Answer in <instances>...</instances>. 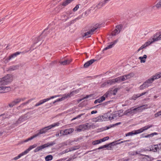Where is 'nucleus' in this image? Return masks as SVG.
<instances>
[{
    "label": "nucleus",
    "mask_w": 161,
    "mask_h": 161,
    "mask_svg": "<svg viewBox=\"0 0 161 161\" xmlns=\"http://www.w3.org/2000/svg\"><path fill=\"white\" fill-rule=\"evenodd\" d=\"M161 40V32H158L155 34L153 37L150 38L148 41L140 47L142 49L145 48L150 44L158 41Z\"/></svg>",
    "instance_id": "obj_2"
},
{
    "label": "nucleus",
    "mask_w": 161,
    "mask_h": 161,
    "mask_svg": "<svg viewBox=\"0 0 161 161\" xmlns=\"http://www.w3.org/2000/svg\"><path fill=\"white\" fill-rule=\"evenodd\" d=\"M84 114H79L78 115H77L76 117L72 119L71 120H75L77 118H79L80 117H81L82 115H83Z\"/></svg>",
    "instance_id": "obj_41"
},
{
    "label": "nucleus",
    "mask_w": 161,
    "mask_h": 161,
    "mask_svg": "<svg viewBox=\"0 0 161 161\" xmlns=\"http://www.w3.org/2000/svg\"><path fill=\"white\" fill-rule=\"evenodd\" d=\"M96 60L94 59H92L86 62L84 65V67L85 68L88 67L90 65L92 64Z\"/></svg>",
    "instance_id": "obj_22"
},
{
    "label": "nucleus",
    "mask_w": 161,
    "mask_h": 161,
    "mask_svg": "<svg viewBox=\"0 0 161 161\" xmlns=\"http://www.w3.org/2000/svg\"><path fill=\"white\" fill-rule=\"evenodd\" d=\"M79 91V89L72 91L70 93L65 94L63 95V97L61 98H59L53 102V103H54L57 102L61 101L67 98H69L73 96L74 95L78 93Z\"/></svg>",
    "instance_id": "obj_6"
},
{
    "label": "nucleus",
    "mask_w": 161,
    "mask_h": 161,
    "mask_svg": "<svg viewBox=\"0 0 161 161\" xmlns=\"http://www.w3.org/2000/svg\"><path fill=\"white\" fill-rule=\"evenodd\" d=\"M21 53V52H16L15 53H13V54L11 55L10 56H9L8 58V60H10L11 59L16 57L18 55L20 54Z\"/></svg>",
    "instance_id": "obj_28"
},
{
    "label": "nucleus",
    "mask_w": 161,
    "mask_h": 161,
    "mask_svg": "<svg viewBox=\"0 0 161 161\" xmlns=\"http://www.w3.org/2000/svg\"><path fill=\"white\" fill-rule=\"evenodd\" d=\"M147 58V56L145 54L143 57H140L139 59L141 60V63H145L146 62V59Z\"/></svg>",
    "instance_id": "obj_32"
},
{
    "label": "nucleus",
    "mask_w": 161,
    "mask_h": 161,
    "mask_svg": "<svg viewBox=\"0 0 161 161\" xmlns=\"http://www.w3.org/2000/svg\"><path fill=\"white\" fill-rule=\"evenodd\" d=\"M161 77V73L156 74L155 75L153 76L151 79H152V81H153L155 80L160 78Z\"/></svg>",
    "instance_id": "obj_33"
},
{
    "label": "nucleus",
    "mask_w": 161,
    "mask_h": 161,
    "mask_svg": "<svg viewBox=\"0 0 161 161\" xmlns=\"http://www.w3.org/2000/svg\"><path fill=\"white\" fill-rule=\"evenodd\" d=\"M131 77V75L129 74L127 75H125L119 77L117 78L107 80L108 85H113L116 83H119L122 81H125Z\"/></svg>",
    "instance_id": "obj_3"
},
{
    "label": "nucleus",
    "mask_w": 161,
    "mask_h": 161,
    "mask_svg": "<svg viewBox=\"0 0 161 161\" xmlns=\"http://www.w3.org/2000/svg\"><path fill=\"white\" fill-rule=\"evenodd\" d=\"M76 130L78 132H80L83 130L82 129L80 128V125L79 127Z\"/></svg>",
    "instance_id": "obj_49"
},
{
    "label": "nucleus",
    "mask_w": 161,
    "mask_h": 161,
    "mask_svg": "<svg viewBox=\"0 0 161 161\" xmlns=\"http://www.w3.org/2000/svg\"><path fill=\"white\" fill-rule=\"evenodd\" d=\"M74 0H67L63 3L62 5L64 6H66Z\"/></svg>",
    "instance_id": "obj_36"
},
{
    "label": "nucleus",
    "mask_w": 161,
    "mask_h": 161,
    "mask_svg": "<svg viewBox=\"0 0 161 161\" xmlns=\"http://www.w3.org/2000/svg\"><path fill=\"white\" fill-rule=\"evenodd\" d=\"M83 100V98H82V99H80L78 100H77V101L78 102H80Z\"/></svg>",
    "instance_id": "obj_62"
},
{
    "label": "nucleus",
    "mask_w": 161,
    "mask_h": 161,
    "mask_svg": "<svg viewBox=\"0 0 161 161\" xmlns=\"http://www.w3.org/2000/svg\"><path fill=\"white\" fill-rule=\"evenodd\" d=\"M26 99V98L25 97H22L21 98H19V100H20V102L21 101H23L25 100Z\"/></svg>",
    "instance_id": "obj_50"
},
{
    "label": "nucleus",
    "mask_w": 161,
    "mask_h": 161,
    "mask_svg": "<svg viewBox=\"0 0 161 161\" xmlns=\"http://www.w3.org/2000/svg\"><path fill=\"white\" fill-rule=\"evenodd\" d=\"M94 126L93 124H90L89 123H87L85 124L80 125V128H82L83 130H89L91 128V127Z\"/></svg>",
    "instance_id": "obj_16"
},
{
    "label": "nucleus",
    "mask_w": 161,
    "mask_h": 161,
    "mask_svg": "<svg viewBox=\"0 0 161 161\" xmlns=\"http://www.w3.org/2000/svg\"><path fill=\"white\" fill-rule=\"evenodd\" d=\"M29 51H26L25 50L24 52H23V53H27Z\"/></svg>",
    "instance_id": "obj_64"
},
{
    "label": "nucleus",
    "mask_w": 161,
    "mask_h": 161,
    "mask_svg": "<svg viewBox=\"0 0 161 161\" xmlns=\"http://www.w3.org/2000/svg\"><path fill=\"white\" fill-rule=\"evenodd\" d=\"M121 124V122H118V123H116V124L111 125L108 126H106V127H105V128H106L105 129V130H108L113 127H114V126L118 125H119L120 124Z\"/></svg>",
    "instance_id": "obj_34"
},
{
    "label": "nucleus",
    "mask_w": 161,
    "mask_h": 161,
    "mask_svg": "<svg viewBox=\"0 0 161 161\" xmlns=\"http://www.w3.org/2000/svg\"><path fill=\"white\" fill-rule=\"evenodd\" d=\"M112 91H110L107 92L103 96L105 97H108L109 95H110L112 93Z\"/></svg>",
    "instance_id": "obj_39"
},
{
    "label": "nucleus",
    "mask_w": 161,
    "mask_h": 161,
    "mask_svg": "<svg viewBox=\"0 0 161 161\" xmlns=\"http://www.w3.org/2000/svg\"><path fill=\"white\" fill-rule=\"evenodd\" d=\"M105 97L104 96H102L99 98L95 100L94 101V103L97 104V103H100L105 100Z\"/></svg>",
    "instance_id": "obj_24"
},
{
    "label": "nucleus",
    "mask_w": 161,
    "mask_h": 161,
    "mask_svg": "<svg viewBox=\"0 0 161 161\" xmlns=\"http://www.w3.org/2000/svg\"><path fill=\"white\" fill-rule=\"evenodd\" d=\"M153 126V125H148L147 126H146L142 128L133 131H131V135H136L137 134L143 132L144 131L148 129L149 128L152 127Z\"/></svg>",
    "instance_id": "obj_10"
},
{
    "label": "nucleus",
    "mask_w": 161,
    "mask_h": 161,
    "mask_svg": "<svg viewBox=\"0 0 161 161\" xmlns=\"http://www.w3.org/2000/svg\"><path fill=\"white\" fill-rule=\"evenodd\" d=\"M79 4L77 5L73 9V11L74 12L76 11L79 8Z\"/></svg>",
    "instance_id": "obj_45"
},
{
    "label": "nucleus",
    "mask_w": 161,
    "mask_h": 161,
    "mask_svg": "<svg viewBox=\"0 0 161 161\" xmlns=\"http://www.w3.org/2000/svg\"><path fill=\"white\" fill-rule=\"evenodd\" d=\"M56 136H57L60 137L59 132H57L55 134Z\"/></svg>",
    "instance_id": "obj_56"
},
{
    "label": "nucleus",
    "mask_w": 161,
    "mask_h": 161,
    "mask_svg": "<svg viewBox=\"0 0 161 161\" xmlns=\"http://www.w3.org/2000/svg\"><path fill=\"white\" fill-rule=\"evenodd\" d=\"M59 123L58 122L54 123L50 125L47 126L39 130V132L37 133L34 135L32 136L30 138H28V139L25 140L24 142H27L29 141H30L34 138L38 136H39L40 135L45 134L46 133L48 130L51 129L53 128L56 126H58L59 125Z\"/></svg>",
    "instance_id": "obj_1"
},
{
    "label": "nucleus",
    "mask_w": 161,
    "mask_h": 161,
    "mask_svg": "<svg viewBox=\"0 0 161 161\" xmlns=\"http://www.w3.org/2000/svg\"><path fill=\"white\" fill-rule=\"evenodd\" d=\"M69 152H70V151H69V150H68V149H67L64 151H63L62 152V153L63 154L65 153H68Z\"/></svg>",
    "instance_id": "obj_52"
},
{
    "label": "nucleus",
    "mask_w": 161,
    "mask_h": 161,
    "mask_svg": "<svg viewBox=\"0 0 161 161\" xmlns=\"http://www.w3.org/2000/svg\"><path fill=\"white\" fill-rule=\"evenodd\" d=\"M110 0H104L103 1H101L99 2L97 4L94 5L93 6L92 8L96 10L100 9L105 4Z\"/></svg>",
    "instance_id": "obj_11"
},
{
    "label": "nucleus",
    "mask_w": 161,
    "mask_h": 161,
    "mask_svg": "<svg viewBox=\"0 0 161 161\" xmlns=\"http://www.w3.org/2000/svg\"><path fill=\"white\" fill-rule=\"evenodd\" d=\"M97 113V111H92L91 112V114H96Z\"/></svg>",
    "instance_id": "obj_57"
},
{
    "label": "nucleus",
    "mask_w": 161,
    "mask_h": 161,
    "mask_svg": "<svg viewBox=\"0 0 161 161\" xmlns=\"http://www.w3.org/2000/svg\"><path fill=\"white\" fill-rule=\"evenodd\" d=\"M4 86H0V93L6 92L11 90V88L10 87H6Z\"/></svg>",
    "instance_id": "obj_18"
},
{
    "label": "nucleus",
    "mask_w": 161,
    "mask_h": 161,
    "mask_svg": "<svg viewBox=\"0 0 161 161\" xmlns=\"http://www.w3.org/2000/svg\"><path fill=\"white\" fill-rule=\"evenodd\" d=\"M118 91V88H116L114 89V90L112 91V93L113 95H116V93Z\"/></svg>",
    "instance_id": "obj_43"
},
{
    "label": "nucleus",
    "mask_w": 161,
    "mask_h": 161,
    "mask_svg": "<svg viewBox=\"0 0 161 161\" xmlns=\"http://www.w3.org/2000/svg\"><path fill=\"white\" fill-rule=\"evenodd\" d=\"M59 134L60 136H65L64 133V130H63L59 131Z\"/></svg>",
    "instance_id": "obj_48"
},
{
    "label": "nucleus",
    "mask_w": 161,
    "mask_h": 161,
    "mask_svg": "<svg viewBox=\"0 0 161 161\" xmlns=\"http://www.w3.org/2000/svg\"><path fill=\"white\" fill-rule=\"evenodd\" d=\"M152 79L151 78L148 79L144 82L142 85L140 86V90H143L147 87L149 85V84L153 82Z\"/></svg>",
    "instance_id": "obj_14"
},
{
    "label": "nucleus",
    "mask_w": 161,
    "mask_h": 161,
    "mask_svg": "<svg viewBox=\"0 0 161 161\" xmlns=\"http://www.w3.org/2000/svg\"><path fill=\"white\" fill-rule=\"evenodd\" d=\"M151 159L148 156H146L142 159V161H151Z\"/></svg>",
    "instance_id": "obj_37"
},
{
    "label": "nucleus",
    "mask_w": 161,
    "mask_h": 161,
    "mask_svg": "<svg viewBox=\"0 0 161 161\" xmlns=\"http://www.w3.org/2000/svg\"><path fill=\"white\" fill-rule=\"evenodd\" d=\"M72 13V12L70 11L68 12L67 14H68L69 15L70 14H71Z\"/></svg>",
    "instance_id": "obj_61"
},
{
    "label": "nucleus",
    "mask_w": 161,
    "mask_h": 161,
    "mask_svg": "<svg viewBox=\"0 0 161 161\" xmlns=\"http://www.w3.org/2000/svg\"><path fill=\"white\" fill-rule=\"evenodd\" d=\"M35 98H31L29 100H28L27 102H25L24 103H23L21 104L18 107V108H19V107H23L24 105H26L27 104H28L29 103L31 102L32 101L34 100Z\"/></svg>",
    "instance_id": "obj_30"
},
{
    "label": "nucleus",
    "mask_w": 161,
    "mask_h": 161,
    "mask_svg": "<svg viewBox=\"0 0 161 161\" xmlns=\"http://www.w3.org/2000/svg\"><path fill=\"white\" fill-rule=\"evenodd\" d=\"M145 106V105H144L142 106H141L134 108L132 109H131V114L133 113L135 114L136 113L142 111V108Z\"/></svg>",
    "instance_id": "obj_19"
},
{
    "label": "nucleus",
    "mask_w": 161,
    "mask_h": 161,
    "mask_svg": "<svg viewBox=\"0 0 161 161\" xmlns=\"http://www.w3.org/2000/svg\"><path fill=\"white\" fill-rule=\"evenodd\" d=\"M126 136H131V132H129L125 134Z\"/></svg>",
    "instance_id": "obj_54"
},
{
    "label": "nucleus",
    "mask_w": 161,
    "mask_h": 161,
    "mask_svg": "<svg viewBox=\"0 0 161 161\" xmlns=\"http://www.w3.org/2000/svg\"><path fill=\"white\" fill-rule=\"evenodd\" d=\"M71 61V59H65L64 61H60V64L63 65H66L69 64Z\"/></svg>",
    "instance_id": "obj_25"
},
{
    "label": "nucleus",
    "mask_w": 161,
    "mask_h": 161,
    "mask_svg": "<svg viewBox=\"0 0 161 161\" xmlns=\"http://www.w3.org/2000/svg\"><path fill=\"white\" fill-rule=\"evenodd\" d=\"M120 141V140H117L115 142H116V144H120V143H122L125 142H127L129 141H130L129 140H125V141H121V142H118L119 141ZM115 143V142H113L110 143V144H108L102 146L101 147H100L99 148H97V149H103V148H104L107 147H109L110 144H112V145H113V144L114 145L115 144H114Z\"/></svg>",
    "instance_id": "obj_13"
},
{
    "label": "nucleus",
    "mask_w": 161,
    "mask_h": 161,
    "mask_svg": "<svg viewBox=\"0 0 161 161\" xmlns=\"http://www.w3.org/2000/svg\"><path fill=\"white\" fill-rule=\"evenodd\" d=\"M55 144V142L54 141L51 142H48L45 144L42 145L37 147L34 150L35 153L42 151L43 149L49 147L53 146Z\"/></svg>",
    "instance_id": "obj_8"
},
{
    "label": "nucleus",
    "mask_w": 161,
    "mask_h": 161,
    "mask_svg": "<svg viewBox=\"0 0 161 161\" xmlns=\"http://www.w3.org/2000/svg\"><path fill=\"white\" fill-rule=\"evenodd\" d=\"M78 149V148L77 147H72L69 149V151L71 152Z\"/></svg>",
    "instance_id": "obj_42"
},
{
    "label": "nucleus",
    "mask_w": 161,
    "mask_h": 161,
    "mask_svg": "<svg viewBox=\"0 0 161 161\" xmlns=\"http://www.w3.org/2000/svg\"><path fill=\"white\" fill-rule=\"evenodd\" d=\"M115 116L114 114H110V113H108L104 114L103 115L94 118L95 122H101L106 121L108 120H111L114 118Z\"/></svg>",
    "instance_id": "obj_4"
},
{
    "label": "nucleus",
    "mask_w": 161,
    "mask_h": 161,
    "mask_svg": "<svg viewBox=\"0 0 161 161\" xmlns=\"http://www.w3.org/2000/svg\"><path fill=\"white\" fill-rule=\"evenodd\" d=\"M20 100L19 98L15 99L13 101L9 103L8 105L10 107L12 108L14 106L19 103Z\"/></svg>",
    "instance_id": "obj_21"
},
{
    "label": "nucleus",
    "mask_w": 161,
    "mask_h": 161,
    "mask_svg": "<svg viewBox=\"0 0 161 161\" xmlns=\"http://www.w3.org/2000/svg\"><path fill=\"white\" fill-rule=\"evenodd\" d=\"M4 19V18H3L2 19H0V23L1 24L2 23V21Z\"/></svg>",
    "instance_id": "obj_63"
},
{
    "label": "nucleus",
    "mask_w": 161,
    "mask_h": 161,
    "mask_svg": "<svg viewBox=\"0 0 161 161\" xmlns=\"http://www.w3.org/2000/svg\"><path fill=\"white\" fill-rule=\"evenodd\" d=\"M80 17H78L77 18H76L74 20V21H76V20H78L79 19H80Z\"/></svg>",
    "instance_id": "obj_59"
},
{
    "label": "nucleus",
    "mask_w": 161,
    "mask_h": 161,
    "mask_svg": "<svg viewBox=\"0 0 161 161\" xmlns=\"http://www.w3.org/2000/svg\"><path fill=\"white\" fill-rule=\"evenodd\" d=\"M147 92H143L140 94H138L137 95H134L132 97H131V99H134V100H135L136 99L141 96H142L143 95H144L146 93H147Z\"/></svg>",
    "instance_id": "obj_26"
},
{
    "label": "nucleus",
    "mask_w": 161,
    "mask_h": 161,
    "mask_svg": "<svg viewBox=\"0 0 161 161\" xmlns=\"http://www.w3.org/2000/svg\"><path fill=\"white\" fill-rule=\"evenodd\" d=\"M109 138V137L107 136V137H104L103 139H101L102 142H104V141H106Z\"/></svg>",
    "instance_id": "obj_46"
},
{
    "label": "nucleus",
    "mask_w": 161,
    "mask_h": 161,
    "mask_svg": "<svg viewBox=\"0 0 161 161\" xmlns=\"http://www.w3.org/2000/svg\"><path fill=\"white\" fill-rule=\"evenodd\" d=\"M37 145L36 144H34L30 146L28 149H26L24 152H23L22 153L19 154L18 156L14 158H13V160H16L19 159L23 156L28 153L30 151H31L33 148H35L36 147H37Z\"/></svg>",
    "instance_id": "obj_7"
},
{
    "label": "nucleus",
    "mask_w": 161,
    "mask_h": 161,
    "mask_svg": "<svg viewBox=\"0 0 161 161\" xmlns=\"http://www.w3.org/2000/svg\"><path fill=\"white\" fill-rule=\"evenodd\" d=\"M13 80V76L11 74H7L0 79V86H5L11 82Z\"/></svg>",
    "instance_id": "obj_5"
},
{
    "label": "nucleus",
    "mask_w": 161,
    "mask_h": 161,
    "mask_svg": "<svg viewBox=\"0 0 161 161\" xmlns=\"http://www.w3.org/2000/svg\"><path fill=\"white\" fill-rule=\"evenodd\" d=\"M27 114H25V115L21 116L19 118L18 120L16 121L15 123V125L17 126L18 124L20 123L21 122L26 120L27 119Z\"/></svg>",
    "instance_id": "obj_17"
},
{
    "label": "nucleus",
    "mask_w": 161,
    "mask_h": 161,
    "mask_svg": "<svg viewBox=\"0 0 161 161\" xmlns=\"http://www.w3.org/2000/svg\"><path fill=\"white\" fill-rule=\"evenodd\" d=\"M139 154V153H138V152L137 151H136L135 152V154L134 153V152L132 153H131V155H136V154Z\"/></svg>",
    "instance_id": "obj_55"
},
{
    "label": "nucleus",
    "mask_w": 161,
    "mask_h": 161,
    "mask_svg": "<svg viewBox=\"0 0 161 161\" xmlns=\"http://www.w3.org/2000/svg\"><path fill=\"white\" fill-rule=\"evenodd\" d=\"M160 115H161V110L154 114V116L156 117H158Z\"/></svg>",
    "instance_id": "obj_44"
},
{
    "label": "nucleus",
    "mask_w": 161,
    "mask_h": 161,
    "mask_svg": "<svg viewBox=\"0 0 161 161\" xmlns=\"http://www.w3.org/2000/svg\"><path fill=\"white\" fill-rule=\"evenodd\" d=\"M53 159V157L51 155H49L45 158V159L46 161H50L52 160Z\"/></svg>",
    "instance_id": "obj_35"
},
{
    "label": "nucleus",
    "mask_w": 161,
    "mask_h": 161,
    "mask_svg": "<svg viewBox=\"0 0 161 161\" xmlns=\"http://www.w3.org/2000/svg\"><path fill=\"white\" fill-rule=\"evenodd\" d=\"M48 29V28H47L46 29H45L44 30V31L42 33V35H43L44 33Z\"/></svg>",
    "instance_id": "obj_60"
},
{
    "label": "nucleus",
    "mask_w": 161,
    "mask_h": 161,
    "mask_svg": "<svg viewBox=\"0 0 161 161\" xmlns=\"http://www.w3.org/2000/svg\"><path fill=\"white\" fill-rule=\"evenodd\" d=\"M155 7L158 9L161 8V0H160L155 6H153L154 7Z\"/></svg>",
    "instance_id": "obj_38"
},
{
    "label": "nucleus",
    "mask_w": 161,
    "mask_h": 161,
    "mask_svg": "<svg viewBox=\"0 0 161 161\" xmlns=\"http://www.w3.org/2000/svg\"><path fill=\"white\" fill-rule=\"evenodd\" d=\"M19 66L18 65L15 66H11L9 68L8 71H12L14 70H16L19 68Z\"/></svg>",
    "instance_id": "obj_31"
},
{
    "label": "nucleus",
    "mask_w": 161,
    "mask_h": 161,
    "mask_svg": "<svg viewBox=\"0 0 161 161\" xmlns=\"http://www.w3.org/2000/svg\"><path fill=\"white\" fill-rule=\"evenodd\" d=\"M63 130L64 133V135L65 136L70 134L73 132L74 131V129L73 128H69Z\"/></svg>",
    "instance_id": "obj_23"
},
{
    "label": "nucleus",
    "mask_w": 161,
    "mask_h": 161,
    "mask_svg": "<svg viewBox=\"0 0 161 161\" xmlns=\"http://www.w3.org/2000/svg\"><path fill=\"white\" fill-rule=\"evenodd\" d=\"M158 145H152L150 150L151 151H153L154 152H157L158 151L159 149H158Z\"/></svg>",
    "instance_id": "obj_27"
},
{
    "label": "nucleus",
    "mask_w": 161,
    "mask_h": 161,
    "mask_svg": "<svg viewBox=\"0 0 161 161\" xmlns=\"http://www.w3.org/2000/svg\"><path fill=\"white\" fill-rule=\"evenodd\" d=\"M158 133L156 132H154L153 133H152L150 134H148L147 135H144V134L142 135V137H145V138H150V137H152L154 135H157Z\"/></svg>",
    "instance_id": "obj_29"
},
{
    "label": "nucleus",
    "mask_w": 161,
    "mask_h": 161,
    "mask_svg": "<svg viewBox=\"0 0 161 161\" xmlns=\"http://www.w3.org/2000/svg\"><path fill=\"white\" fill-rule=\"evenodd\" d=\"M99 25L96 24L94 27L92 28L90 30L87 32L84 33L83 37L85 36L86 38L90 37L91 35L93 34V32L97 29L99 28Z\"/></svg>",
    "instance_id": "obj_9"
},
{
    "label": "nucleus",
    "mask_w": 161,
    "mask_h": 161,
    "mask_svg": "<svg viewBox=\"0 0 161 161\" xmlns=\"http://www.w3.org/2000/svg\"><path fill=\"white\" fill-rule=\"evenodd\" d=\"M132 60L133 63L134 64H136V61L135 59H133Z\"/></svg>",
    "instance_id": "obj_58"
},
{
    "label": "nucleus",
    "mask_w": 161,
    "mask_h": 161,
    "mask_svg": "<svg viewBox=\"0 0 161 161\" xmlns=\"http://www.w3.org/2000/svg\"><path fill=\"white\" fill-rule=\"evenodd\" d=\"M156 145H158V149L159 150L161 149V143L158 144Z\"/></svg>",
    "instance_id": "obj_53"
},
{
    "label": "nucleus",
    "mask_w": 161,
    "mask_h": 161,
    "mask_svg": "<svg viewBox=\"0 0 161 161\" xmlns=\"http://www.w3.org/2000/svg\"><path fill=\"white\" fill-rule=\"evenodd\" d=\"M92 96V95H86V97H84L83 98V99H86V98H88L89 97H91Z\"/></svg>",
    "instance_id": "obj_51"
},
{
    "label": "nucleus",
    "mask_w": 161,
    "mask_h": 161,
    "mask_svg": "<svg viewBox=\"0 0 161 161\" xmlns=\"http://www.w3.org/2000/svg\"><path fill=\"white\" fill-rule=\"evenodd\" d=\"M118 39H117L114 41L113 42H111L110 45L104 48L103 50H106L112 48L115 44H116L118 42Z\"/></svg>",
    "instance_id": "obj_20"
},
{
    "label": "nucleus",
    "mask_w": 161,
    "mask_h": 161,
    "mask_svg": "<svg viewBox=\"0 0 161 161\" xmlns=\"http://www.w3.org/2000/svg\"><path fill=\"white\" fill-rule=\"evenodd\" d=\"M57 97H58V96H53L50 98H48L46 99H44L42 100H41L38 103H37L36 104V105H35V106L37 107L39 106L40 105L43 104L49 100L53 98Z\"/></svg>",
    "instance_id": "obj_15"
},
{
    "label": "nucleus",
    "mask_w": 161,
    "mask_h": 161,
    "mask_svg": "<svg viewBox=\"0 0 161 161\" xmlns=\"http://www.w3.org/2000/svg\"><path fill=\"white\" fill-rule=\"evenodd\" d=\"M122 28L123 26L121 25H117L115 27V29L112 33V36H114L118 34L121 31Z\"/></svg>",
    "instance_id": "obj_12"
},
{
    "label": "nucleus",
    "mask_w": 161,
    "mask_h": 161,
    "mask_svg": "<svg viewBox=\"0 0 161 161\" xmlns=\"http://www.w3.org/2000/svg\"><path fill=\"white\" fill-rule=\"evenodd\" d=\"M102 142L101 139L100 140H97L93 141L92 142V144L94 145L98 144Z\"/></svg>",
    "instance_id": "obj_40"
},
{
    "label": "nucleus",
    "mask_w": 161,
    "mask_h": 161,
    "mask_svg": "<svg viewBox=\"0 0 161 161\" xmlns=\"http://www.w3.org/2000/svg\"><path fill=\"white\" fill-rule=\"evenodd\" d=\"M107 85H108V84L107 81L106 82H104L102 84L101 86L102 87H103Z\"/></svg>",
    "instance_id": "obj_47"
}]
</instances>
